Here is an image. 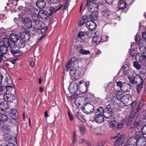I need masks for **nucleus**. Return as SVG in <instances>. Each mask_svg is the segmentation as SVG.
<instances>
[{
    "label": "nucleus",
    "instance_id": "1",
    "mask_svg": "<svg viewBox=\"0 0 146 146\" xmlns=\"http://www.w3.org/2000/svg\"><path fill=\"white\" fill-rule=\"evenodd\" d=\"M74 63L72 62L71 60H70L66 65V70L69 71L72 80H77L80 79L81 74L78 70L72 66Z\"/></svg>",
    "mask_w": 146,
    "mask_h": 146
},
{
    "label": "nucleus",
    "instance_id": "2",
    "mask_svg": "<svg viewBox=\"0 0 146 146\" xmlns=\"http://www.w3.org/2000/svg\"><path fill=\"white\" fill-rule=\"evenodd\" d=\"M117 121H111L109 123L110 127L114 130L117 129H119L122 128L124 125L125 122L121 117H119Z\"/></svg>",
    "mask_w": 146,
    "mask_h": 146
},
{
    "label": "nucleus",
    "instance_id": "3",
    "mask_svg": "<svg viewBox=\"0 0 146 146\" xmlns=\"http://www.w3.org/2000/svg\"><path fill=\"white\" fill-rule=\"evenodd\" d=\"M139 134V133L137 132L135 137L129 136L126 137L125 138L126 143L129 146H137Z\"/></svg>",
    "mask_w": 146,
    "mask_h": 146
},
{
    "label": "nucleus",
    "instance_id": "4",
    "mask_svg": "<svg viewBox=\"0 0 146 146\" xmlns=\"http://www.w3.org/2000/svg\"><path fill=\"white\" fill-rule=\"evenodd\" d=\"M114 108L115 106L114 104L112 103L108 104L104 109V117L106 118H110L112 114V110Z\"/></svg>",
    "mask_w": 146,
    "mask_h": 146
},
{
    "label": "nucleus",
    "instance_id": "5",
    "mask_svg": "<svg viewBox=\"0 0 146 146\" xmlns=\"http://www.w3.org/2000/svg\"><path fill=\"white\" fill-rule=\"evenodd\" d=\"M142 36L145 42L141 39L139 37L136 36L135 37V40L136 44L139 47L143 48L144 45L146 43V32H144L142 33Z\"/></svg>",
    "mask_w": 146,
    "mask_h": 146
},
{
    "label": "nucleus",
    "instance_id": "6",
    "mask_svg": "<svg viewBox=\"0 0 146 146\" xmlns=\"http://www.w3.org/2000/svg\"><path fill=\"white\" fill-rule=\"evenodd\" d=\"M18 16L20 19H22L25 26L27 27H32V24L30 19L24 16V13L21 12Z\"/></svg>",
    "mask_w": 146,
    "mask_h": 146
},
{
    "label": "nucleus",
    "instance_id": "7",
    "mask_svg": "<svg viewBox=\"0 0 146 146\" xmlns=\"http://www.w3.org/2000/svg\"><path fill=\"white\" fill-rule=\"evenodd\" d=\"M94 108L93 105L87 102L84 103L83 106L82 108V110L85 114L90 115L92 113L94 110Z\"/></svg>",
    "mask_w": 146,
    "mask_h": 146
},
{
    "label": "nucleus",
    "instance_id": "8",
    "mask_svg": "<svg viewBox=\"0 0 146 146\" xmlns=\"http://www.w3.org/2000/svg\"><path fill=\"white\" fill-rule=\"evenodd\" d=\"M78 87V84L76 82H72L69 86L68 90L70 93H71L76 92L78 91L80 92Z\"/></svg>",
    "mask_w": 146,
    "mask_h": 146
},
{
    "label": "nucleus",
    "instance_id": "9",
    "mask_svg": "<svg viewBox=\"0 0 146 146\" xmlns=\"http://www.w3.org/2000/svg\"><path fill=\"white\" fill-rule=\"evenodd\" d=\"M89 11L92 13H96L98 10V5L96 3H91L89 5H86Z\"/></svg>",
    "mask_w": 146,
    "mask_h": 146
},
{
    "label": "nucleus",
    "instance_id": "10",
    "mask_svg": "<svg viewBox=\"0 0 146 146\" xmlns=\"http://www.w3.org/2000/svg\"><path fill=\"white\" fill-rule=\"evenodd\" d=\"M100 13L102 16L106 18H108L111 13V11L106 7L102 8L101 9Z\"/></svg>",
    "mask_w": 146,
    "mask_h": 146
},
{
    "label": "nucleus",
    "instance_id": "11",
    "mask_svg": "<svg viewBox=\"0 0 146 146\" xmlns=\"http://www.w3.org/2000/svg\"><path fill=\"white\" fill-rule=\"evenodd\" d=\"M137 146H146V138L143 135L139 134Z\"/></svg>",
    "mask_w": 146,
    "mask_h": 146
},
{
    "label": "nucleus",
    "instance_id": "12",
    "mask_svg": "<svg viewBox=\"0 0 146 146\" xmlns=\"http://www.w3.org/2000/svg\"><path fill=\"white\" fill-rule=\"evenodd\" d=\"M39 18L40 17L43 20H47L49 19V12L43 10H40L38 12Z\"/></svg>",
    "mask_w": 146,
    "mask_h": 146
},
{
    "label": "nucleus",
    "instance_id": "13",
    "mask_svg": "<svg viewBox=\"0 0 146 146\" xmlns=\"http://www.w3.org/2000/svg\"><path fill=\"white\" fill-rule=\"evenodd\" d=\"M115 95L113 96V99L114 100H120L122 99L125 95L123 93L119 90L116 89Z\"/></svg>",
    "mask_w": 146,
    "mask_h": 146
},
{
    "label": "nucleus",
    "instance_id": "14",
    "mask_svg": "<svg viewBox=\"0 0 146 146\" xmlns=\"http://www.w3.org/2000/svg\"><path fill=\"white\" fill-rule=\"evenodd\" d=\"M104 119L103 115L96 114L95 116L92 117L90 120L92 121H95L97 123H100L103 122Z\"/></svg>",
    "mask_w": 146,
    "mask_h": 146
},
{
    "label": "nucleus",
    "instance_id": "15",
    "mask_svg": "<svg viewBox=\"0 0 146 146\" xmlns=\"http://www.w3.org/2000/svg\"><path fill=\"white\" fill-rule=\"evenodd\" d=\"M3 98L5 100H6L8 102H13L14 100H15V97L14 94L7 93V94L4 96Z\"/></svg>",
    "mask_w": 146,
    "mask_h": 146
},
{
    "label": "nucleus",
    "instance_id": "16",
    "mask_svg": "<svg viewBox=\"0 0 146 146\" xmlns=\"http://www.w3.org/2000/svg\"><path fill=\"white\" fill-rule=\"evenodd\" d=\"M9 103L6 100L2 101L0 103V108L2 110H6L9 108Z\"/></svg>",
    "mask_w": 146,
    "mask_h": 146
},
{
    "label": "nucleus",
    "instance_id": "17",
    "mask_svg": "<svg viewBox=\"0 0 146 146\" xmlns=\"http://www.w3.org/2000/svg\"><path fill=\"white\" fill-rule=\"evenodd\" d=\"M38 13H36L31 15L32 17V19L35 23V25H33L34 27H39L38 24H39V21H38V19L39 18Z\"/></svg>",
    "mask_w": 146,
    "mask_h": 146
},
{
    "label": "nucleus",
    "instance_id": "18",
    "mask_svg": "<svg viewBox=\"0 0 146 146\" xmlns=\"http://www.w3.org/2000/svg\"><path fill=\"white\" fill-rule=\"evenodd\" d=\"M9 38L12 43L14 45L17 41L19 38L16 34L12 33L9 35Z\"/></svg>",
    "mask_w": 146,
    "mask_h": 146
},
{
    "label": "nucleus",
    "instance_id": "19",
    "mask_svg": "<svg viewBox=\"0 0 146 146\" xmlns=\"http://www.w3.org/2000/svg\"><path fill=\"white\" fill-rule=\"evenodd\" d=\"M25 32L27 33L31 36L35 35L36 33L35 28H24Z\"/></svg>",
    "mask_w": 146,
    "mask_h": 146
},
{
    "label": "nucleus",
    "instance_id": "20",
    "mask_svg": "<svg viewBox=\"0 0 146 146\" xmlns=\"http://www.w3.org/2000/svg\"><path fill=\"white\" fill-rule=\"evenodd\" d=\"M124 136L122 135L119 137L114 142V145L115 146H118L121 145L124 140Z\"/></svg>",
    "mask_w": 146,
    "mask_h": 146
},
{
    "label": "nucleus",
    "instance_id": "21",
    "mask_svg": "<svg viewBox=\"0 0 146 146\" xmlns=\"http://www.w3.org/2000/svg\"><path fill=\"white\" fill-rule=\"evenodd\" d=\"M37 6L39 9L44 8L46 5L44 0H38L36 3Z\"/></svg>",
    "mask_w": 146,
    "mask_h": 146
},
{
    "label": "nucleus",
    "instance_id": "22",
    "mask_svg": "<svg viewBox=\"0 0 146 146\" xmlns=\"http://www.w3.org/2000/svg\"><path fill=\"white\" fill-rule=\"evenodd\" d=\"M12 43L11 40L10 41L9 38L7 37H4L2 40V44L9 47L10 46L11 48V45H13L12 44Z\"/></svg>",
    "mask_w": 146,
    "mask_h": 146
},
{
    "label": "nucleus",
    "instance_id": "23",
    "mask_svg": "<svg viewBox=\"0 0 146 146\" xmlns=\"http://www.w3.org/2000/svg\"><path fill=\"white\" fill-rule=\"evenodd\" d=\"M136 59L137 61L138 62H141L142 63H144L146 60L144 56H143V53H139L137 54L136 56Z\"/></svg>",
    "mask_w": 146,
    "mask_h": 146
},
{
    "label": "nucleus",
    "instance_id": "24",
    "mask_svg": "<svg viewBox=\"0 0 146 146\" xmlns=\"http://www.w3.org/2000/svg\"><path fill=\"white\" fill-rule=\"evenodd\" d=\"M102 37L101 35H98L93 37L92 38V42L96 44H97L101 42Z\"/></svg>",
    "mask_w": 146,
    "mask_h": 146
},
{
    "label": "nucleus",
    "instance_id": "25",
    "mask_svg": "<svg viewBox=\"0 0 146 146\" xmlns=\"http://www.w3.org/2000/svg\"><path fill=\"white\" fill-rule=\"evenodd\" d=\"M135 79H136L135 84H137L138 82V84H143L145 80V78H143L138 74L135 76Z\"/></svg>",
    "mask_w": 146,
    "mask_h": 146
},
{
    "label": "nucleus",
    "instance_id": "26",
    "mask_svg": "<svg viewBox=\"0 0 146 146\" xmlns=\"http://www.w3.org/2000/svg\"><path fill=\"white\" fill-rule=\"evenodd\" d=\"M11 48L10 50L13 56H17L22 54V52L19 50Z\"/></svg>",
    "mask_w": 146,
    "mask_h": 146
},
{
    "label": "nucleus",
    "instance_id": "27",
    "mask_svg": "<svg viewBox=\"0 0 146 146\" xmlns=\"http://www.w3.org/2000/svg\"><path fill=\"white\" fill-rule=\"evenodd\" d=\"M126 3L123 0H120L118 2L117 7L119 9H122L126 7Z\"/></svg>",
    "mask_w": 146,
    "mask_h": 146
},
{
    "label": "nucleus",
    "instance_id": "28",
    "mask_svg": "<svg viewBox=\"0 0 146 146\" xmlns=\"http://www.w3.org/2000/svg\"><path fill=\"white\" fill-rule=\"evenodd\" d=\"M26 11H27V15H31L36 13H38V11L35 8L31 7L29 9H26Z\"/></svg>",
    "mask_w": 146,
    "mask_h": 146
},
{
    "label": "nucleus",
    "instance_id": "29",
    "mask_svg": "<svg viewBox=\"0 0 146 146\" xmlns=\"http://www.w3.org/2000/svg\"><path fill=\"white\" fill-rule=\"evenodd\" d=\"M88 19V16L86 15H84L81 17L80 19L79 22L78 24L79 27H81L82 25L84 24L86 20Z\"/></svg>",
    "mask_w": 146,
    "mask_h": 146
},
{
    "label": "nucleus",
    "instance_id": "30",
    "mask_svg": "<svg viewBox=\"0 0 146 146\" xmlns=\"http://www.w3.org/2000/svg\"><path fill=\"white\" fill-rule=\"evenodd\" d=\"M8 47L2 44L0 46V52L1 54H6L8 50Z\"/></svg>",
    "mask_w": 146,
    "mask_h": 146
},
{
    "label": "nucleus",
    "instance_id": "31",
    "mask_svg": "<svg viewBox=\"0 0 146 146\" xmlns=\"http://www.w3.org/2000/svg\"><path fill=\"white\" fill-rule=\"evenodd\" d=\"M98 13H96L95 14L91 13L88 16V19H90L92 21H94V20L96 21L98 19Z\"/></svg>",
    "mask_w": 146,
    "mask_h": 146
},
{
    "label": "nucleus",
    "instance_id": "32",
    "mask_svg": "<svg viewBox=\"0 0 146 146\" xmlns=\"http://www.w3.org/2000/svg\"><path fill=\"white\" fill-rule=\"evenodd\" d=\"M137 111V110H132L131 111L128 116L129 121H131L133 119Z\"/></svg>",
    "mask_w": 146,
    "mask_h": 146
},
{
    "label": "nucleus",
    "instance_id": "33",
    "mask_svg": "<svg viewBox=\"0 0 146 146\" xmlns=\"http://www.w3.org/2000/svg\"><path fill=\"white\" fill-rule=\"evenodd\" d=\"M8 115L5 113H0V120L5 122L7 121L8 120Z\"/></svg>",
    "mask_w": 146,
    "mask_h": 146
},
{
    "label": "nucleus",
    "instance_id": "34",
    "mask_svg": "<svg viewBox=\"0 0 146 146\" xmlns=\"http://www.w3.org/2000/svg\"><path fill=\"white\" fill-rule=\"evenodd\" d=\"M88 30L87 33L89 36L91 35L92 36L96 33V28H87Z\"/></svg>",
    "mask_w": 146,
    "mask_h": 146
},
{
    "label": "nucleus",
    "instance_id": "35",
    "mask_svg": "<svg viewBox=\"0 0 146 146\" xmlns=\"http://www.w3.org/2000/svg\"><path fill=\"white\" fill-rule=\"evenodd\" d=\"M77 118L80 121L82 122H84L86 121L85 117L82 115L81 113L77 112L76 113Z\"/></svg>",
    "mask_w": 146,
    "mask_h": 146
},
{
    "label": "nucleus",
    "instance_id": "36",
    "mask_svg": "<svg viewBox=\"0 0 146 146\" xmlns=\"http://www.w3.org/2000/svg\"><path fill=\"white\" fill-rule=\"evenodd\" d=\"M16 110L15 108L11 109L10 111V115L15 121V119L16 118Z\"/></svg>",
    "mask_w": 146,
    "mask_h": 146
},
{
    "label": "nucleus",
    "instance_id": "37",
    "mask_svg": "<svg viewBox=\"0 0 146 146\" xmlns=\"http://www.w3.org/2000/svg\"><path fill=\"white\" fill-rule=\"evenodd\" d=\"M104 112V108L100 106L97 109L96 114L103 115Z\"/></svg>",
    "mask_w": 146,
    "mask_h": 146
},
{
    "label": "nucleus",
    "instance_id": "38",
    "mask_svg": "<svg viewBox=\"0 0 146 146\" xmlns=\"http://www.w3.org/2000/svg\"><path fill=\"white\" fill-rule=\"evenodd\" d=\"M5 86H1L0 87V95H5L7 94L6 90L7 89Z\"/></svg>",
    "mask_w": 146,
    "mask_h": 146
},
{
    "label": "nucleus",
    "instance_id": "39",
    "mask_svg": "<svg viewBox=\"0 0 146 146\" xmlns=\"http://www.w3.org/2000/svg\"><path fill=\"white\" fill-rule=\"evenodd\" d=\"M86 27H96V24L93 21H88L86 24Z\"/></svg>",
    "mask_w": 146,
    "mask_h": 146
},
{
    "label": "nucleus",
    "instance_id": "40",
    "mask_svg": "<svg viewBox=\"0 0 146 146\" xmlns=\"http://www.w3.org/2000/svg\"><path fill=\"white\" fill-rule=\"evenodd\" d=\"M89 81H87L85 82L84 84L85 86L84 87L85 90H81V89H80L79 90L80 92H81V93H84L87 92V88H88L89 86Z\"/></svg>",
    "mask_w": 146,
    "mask_h": 146
},
{
    "label": "nucleus",
    "instance_id": "41",
    "mask_svg": "<svg viewBox=\"0 0 146 146\" xmlns=\"http://www.w3.org/2000/svg\"><path fill=\"white\" fill-rule=\"evenodd\" d=\"M79 52L81 54L83 55H87L89 54L90 53V52L89 50H86L82 48H81L80 49Z\"/></svg>",
    "mask_w": 146,
    "mask_h": 146
},
{
    "label": "nucleus",
    "instance_id": "42",
    "mask_svg": "<svg viewBox=\"0 0 146 146\" xmlns=\"http://www.w3.org/2000/svg\"><path fill=\"white\" fill-rule=\"evenodd\" d=\"M120 91H121L122 93L126 92H128L129 91V89L128 87V86L127 85L125 84L123 85L122 87H121L120 90H119Z\"/></svg>",
    "mask_w": 146,
    "mask_h": 146
},
{
    "label": "nucleus",
    "instance_id": "43",
    "mask_svg": "<svg viewBox=\"0 0 146 146\" xmlns=\"http://www.w3.org/2000/svg\"><path fill=\"white\" fill-rule=\"evenodd\" d=\"M136 52V51L134 50H131V52H130V50H129V56L131 57L134 58H135L136 59V56L137 55Z\"/></svg>",
    "mask_w": 146,
    "mask_h": 146
},
{
    "label": "nucleus",
    "instance_id": "44",
    "mask_svg": "<svg viewBox=\"0 0 146 146\" xmlns=\"http://www.w3.org/2000/svg\"><path fill=\"white\" fill-rule=\"evenodd\" d=\"M128 78L129 79L130 83L132 84H135L136 79H135V76L133 78L131 75H129L128 76Z\"/></svg>",
    "mask_w": 146,
    "mask_h": 146
},
{
    "label": "nucleus",
    "instance_id": "45",
    "mask_svg": "<svg viewBox=\"0 0 146 146\" xmlns=\"http://www.w3.org/2000/svg\"><path fill=\"white\" fill-rule=\"evenodd\" d=\"M143 86V84H138L136 86V90L137 93H139L142 90Z\"/></svg>",
    "mask_w": 146,
    "mask_h": 146
},
{
    "label": "nucleus",
    "instance_id": "46",
    "mask_svg": "<svg viewBox=\"0 0 146 146\" xmlns=\"http://www.w3.org/2000/svg\"><path fill=\"white\" fill-rule=\"evenodd\" d=\"M133 125L134 128H136L138 129L139 128L141 125L139 122L135 120L134 121Z\"/></svg>",
    "mask_w": 146,
    "mask_h": 146
},
{
    "label": "nucleus",
    "instance_id": "47",
    "mask_svg": "<svg viewBox=\"0 0 146 146\" xmlns=\"http://www.w3.org/2000/svg\"><path fill=\"white\" fill-rule=\"evenodd\" d=\"M116 83L117 86H115L113 88L115 90L116 89H117L116 87H118L120 88L119 90H120L121 88V87H122L123 85V84L120 81L116 82Z\"/></svg>",
    "mask_w": 146,
    "mask_h": 146
},
{
    "label": "nucleus",
    "instance_id": "48",
    "mask_svg": "<svg viewBox=\"0 0 146 146\" xmlns=\"http://www.w3.org/2000/svg\"><path fill=\"white\" fill-rule=\"evenodd\" d=\"M123 100H122V102L125 104H128L127 103L129 101V97H127V96H124V97H123Z\"/></svg>",
    "mask_w": 146,
    "mask_h": 146
},
{
    "label": "nucleus",
    "instance_id": "49",
    "mask_svg": "<svg viewBox=\"0 0 146 146\" xmlns=\"http://www.w3.org/2000/svg\"><path fill=\"white\" fill-rule=\"evenodd\" d=\"M25 35L24 38L23 40V41L27 42L29 41L30 38L31 36L27 33L25 32Z\"/></svg>",
    "mask_w": 146,
    "mask_h": 146
},
{
    "label": "nucleus",
    "instance_id": "50",
    "mask_svg": "<svg viewBox=\"0 0 146 146\" xmlns=\"http://www.w3.org/2000/svg\"><path fill=\"white\" fill-rule=\"evenodd\" d=\"M79 129L81 134L84 135L86 129L85 126L82 125H80L79 126Z\"/></svg>",
    "mask_w": 146,
    "mask_h": 146
},
{
    "label": "nucleus",
    "instance_id": "51",
    "mask_svg": "<svg viewBox=\"0 0 146 146\" xmlns=\"http://www.w3.org/2000/svg\"><path fill=\"white\" fill-rule=\"evenodd\" d=\"M101 37H102V40L101 41L102 42L108 41L109 38L108 36L104 35H101Z\"/></svg>",
    "mask_w": 146,
    "mask_h": 146
},
{
    "label": "nucleus",
    "instance_id": "52",
    "mask_svg": "<svg viewBox=\"0 0 146 146\" xmlns=\"http://www.w3.org/2000/svg\"><path fill=\"white\" fill-rule=\"evenodd\" d=\"M141 132L143 135H146V125L145 124L141 128Z\"/></svg>",
    "mask_w": 146,
    "mask_h": 146
},
{
    "label": "nucleus",
    "instance_id": "53",
    "mask_svg": "<svg viewBox=\"0 0 146 146\" xmlns=\"http://www.w3.org/2000/svg\"><path fill=\"white\" fill-rule=\"evenodd\" d=\"M63 3H64V7L63 8V9H65L67 8L69 5V1L68 0H64L63 1Z\"/></svg>",
    "mask_w": 146,
    "mask_h": 146
},
{
    "label": "nucleus",
    "instance_id": "54",
    "mask_svg": "<svg viewBox=\"0 0 146 146\" xmlns=\"http://www.w3.org/2000/svg\"><path fill=\"white\" fill-rule=\"evenodd\" d=\"M26 45V44L25 42H21L18 43V46L20 48H23Z\"/></svg>",
    "mask_w": 146,
    "mask_h": 146
},
{
    "label": "nucleus",
    "instance_id": "55",
    "mask_svg": "<svg viewBox=\"0 0 146 146\" xmlns=\"http://www.w3.org/2000/svg\"><path fill=\"white\" fill-rule=\"evenodd\" d=\"M134 66L137 70H139L141 68V66L139 64L136 62H134L133 63Z\"/></svg>",
    "mask_w": 146,
    "mask_h": 146
},
{
    "label": "nucleus",
    "instance_id": "56",
    "mask_svg": "<svg viewBox=\"0 0 146 146\" xmlns=\"http://www.w3.org/2000/svg\"><path fill=\"white\" fill-rule=\"evenodd\" d=\"M76 133L74 131L73 133V142L72 143V144L73 145H74V144L76 141Z\"/></svg>",
    "mask_w": 146,
    "mask_h": 146
},
{
    "label": "nucleus",
    "instance_id": "57",
    "mask_svg": "<svg viewBox=\"0 0 146 146\" xmlns=\"http://www.w3.org/2000/svg\"><path fill=\"white\" fill-rule=\"evenodd\" d=\"M39 30L42 34L45 33L47 30L48 28H40Z\"/></svg>",
    "mask_w": 146,
    "mask_h": 146
},
{
    "label": "nucleus",
    "instance_id": "58",
    "mask_svg": "<svg viewBox=\"0 0 146 146\" xmlns=\"http://www.w3.org/2000/svg\"><path fill=\"white\" fill-rule=\"evenodd\" d=\"M5 87H6V88H7L6 89H7L6 90L7 92V93H9L11 91V90L13 88V86L12 85L7 86Z\"/></svg>",
    "mask_w": 146,
    "mask_h": 146
},
{
    "label": "nucleus",
    "instance_id": "59",
    "mask_svg": "<svg viewBox=\"0 0 146 146\" xmlns=\"http://www.w3.org/2000/svg\"><path fill=\"white\" fill-rule=\"evenodd\" d=\"M24 31H22L23 33H20L19 35V36L21 38V40L23 41V40L24 38L25 35V29H24Z\"/></svg>",
    "mask_w": 146,
    "mask_h": 146
},
{
    "label": "nucleus",
    "instance_id": "60",
    "mask_svg": "<svg viewBox=\"0 0 146 146\" xmlns=\"http://www.w3.org/2000/svg\"><path fill=\"white\" fill-rule=\"evenodd\" d=\"M55 10V8L53 7H51L50 8L49 11L50 12L49 13V15L50 16L54 12Z\"/></svg>",
    "mask_w": 146,
    "mask_h": 146
},
{
    "label": "nucleus",
    "instance_id": "61",
    "mask_svg": "<svg viewBox=\"0 0 146 146\" xmlns=\"http://www.w3.org/2000/svg\"><path fill=\"white\" fill-rule=\"evenodd\" d=\"M80 97L79 95L78 94H74L71 96V98L72 99H77Z\"/></svg>",
    "mask_w": 146,
    "mask_h": 146
},
{
    "label": "nucleus",
    "instance_id": "62",
    "mask_svg": "<svg viewBox=\"0 0 146 146\" xmlns=\"http://www.w3.org/2000/svg\"><path fill=\"white\" fill-rule=\"evenodd\" d=\"M78 38H81L82 39V37H84V32L82 31L80 32L78 34Z\"/></svg>",
    "mask_w": 146,
    "mask_h": 146
},
{
    "label": "nucleus",
    "instance_id": "63",
    "mask_svg": "<svg viewBox=\"0 0 146 146\" xmlns=\"http://www.w3.org/2000/svg\"><path fill=\"white\" fill-rule=\"evenodd\" d=\"M3 146H16L13 143H9L8 144H5V143L2 145Z\"/></svg>",
    "mask_w": 146,
    "mask_h": 146
},
{
    "label": "nucleus",
    "instance_id": "64",
    "mask_svg": "<svg viewBox=\"0 0 146 146\" xmlns=\"http://www.w3.org/2000/svg\"><path fill=\"white\" fill-rule=\"evenodd\" d=\"M68 114L70 120L71 121H72L74 119L72 113L69 111H68Z\"/></svg>",
    "mask_w": 146,
    "mask_h": 146
}]
</instances>
